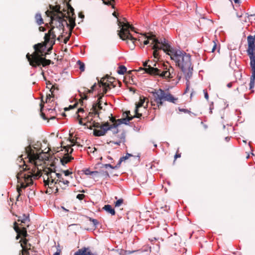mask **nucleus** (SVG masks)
Here are the masks:
<instances>
[{"label": "nucleus", "mask_w": 255, "mask_h": 255, "mask_svg": "<svg viewBox=\"0 0 255 255\" xmlns=\"http://www.w3.org/2000/svg\"><path fill=\"white\" fill-rule=\"evenodd\" d=\"M181 157V154L178 153V150H177L175 155H174V161L177 158Z\"/></svg>", "instance_id": "51"}, {"label": "nucleus", "mask_w": 255, "mask_h": 255, "mask_svg": "<svg viewBox=\"0 0 255 255\" xmlns=\"http://www.w3.org/2000/svg\"><path fill=\"white\" fill-rule=\"evenodd\" d=\"M67 150L68 154H71L73 149L71 148V146H66L64 147Z\"/></svg>", "instance_id": "40"}, {"label": "nucleus", "mask_w": 255, "mask_h": 255, "mask_svg": "<svg viewBox=\"0 0 255 255\" xmlns=\"http://www.w3.org/2000/svg\"><path fill=\"white\" fill-rule=\"evenodd\" d=\"M119 26L122 27L118 33L120 38L123 40L130 39L132 41L134 46L135 41L137 39L132 36L129 32V29L130 28L131 31L136 32L135 31V28L132 25H130L128 22L123 23V24L121 25L119 24Z\"/></svg>", "instance_id": "8"}, {"label": "nucleus", "mask_w": 255, "mask_h": 255, "mask_svg": "<svg viewBox=\"0 0 255 255\" xmlns=\"http://www.w3.org/2000/svg\"><path fill=\"white\" fill-rule=\"evenodd\" d=\"M54 28L55 27L52 26L48 33H45L44 42L38 43L33 46L34 51L31 54L29 53L26 54V58L29 64L33 67H37L41 65L45 67L51 63V61L49 59H46L45 57L50 53L53 46H50L46 51V50L47 45L50 41V36H52L53 39L56 37L55 32L54 31Z\"/></svg>", "instance_id": "2"}, {"label": "nucleus", "mask_w": 255, "mask_h": 255, "mask_svg": "<svg viewBox=\"0 0 255 255\" xmlns=\"http://www.w3.org/2000/svg\"><path fill=\"white\" fill-rule=\"evenodd\" d=\"M77 105H78V104L76 103L73 106H70L68 108H64V110L65 111H67V110H68L70 109H73V108H75L77 106Z\"/></svg>", "instance_id": "49"}, {"label": "nucleus", "mask_w": 255, "mask_h": 255, "mask_svg": "<svg viewBox=\"0 0 255 255\" xmlns=\"http://www.w3.org/2000/svg\"><path fill=\"white\" fill-rule=\"evenodd\" d=\"M73 255H97L93 253L90 248L83 247L77 251Z\"/></svg>", "instance_id": "17"}, {"label": "nucleus", "mask_w": 255, "mask_h": 255, "mask_svg": "<svg viewBox=\"0 0 255 255\" xmlns=\"http://www.w3.org/2000/svg\"><path fill=\"white\" fill-rule=\"evenodd\" d=\"M55 89V85H52L50 88V92L51 94H49L48 95H47L46 96V102H50L51 101V98L53 97L54 95L53 94V90Z\"/></svg>", "instance_id": "25"}, {"label": "nucleus", "mask_w": 255, "mask_h": 255, "mask_svg": "<svg viewBox=\"0 0 255 255\" xmlns=\"http://www.w3.org/2000/svg\"><path fill=\"white\" fill-rule=\"evenodd\" d=\"M103 3L108 5H111L113 8H115L114 2L115 0H102Z\"/></svg>", "instance_id": "32"}, {"label": "nucleus", "mask_w": 255, "mask_h": 255, "mask_svg": "<svg viewBox=\"0 0 255 255\" xmlns=\"http://www.w3.org/2000/svg\"><path fill=\"white\" fill-rule=\"evenodd\" d=\"M132 120V118H123L120 119H118L117 121L118 126L124 124L128 125V122Z\"/></svg>", "instance_id": "23"}, {"label": "nucleus", "mask_w": 255, "mask_h": 255, "mask_svg": "<svg viewBox=\"0 0 255 255\" xmlns=\"http://www.w3.org/2000/svg\"><path fill=\"white\" fill-rule=\"evenodd\" d=\"M61 253V251L60 250H57L56 253H54L53 255H60Z\"/></svg>", "instance_id": "57"}, {"label": "nucleus", "mask_w": 255, "mask_h": 255, "mask_svg": "<svg viewBox=\"0 0 255 255\" xmlns=\"http://www.w3.org/2000/svg\"><path fill=\"white\" fill-rule=\"evenodd\" d=\"M179 111L184 112L185 113H190V111H189V110H188L187 109H179Z\"/></svg>", "instance_id": "50"}, {"label": "nucleus", "mask_w": 255, "mask_h": 255, "mask_svg": "<svg viewBox=\"0 0 255 255\" xmlns=\"http://www.w3.org/2000/svg\"><path fill=\"white\" fill-rule=\"evenodd\" d=\"M39 29L40 31H44L45 30V28L42 26H40Z\"/></svg>", "instance_id": "60"}, {"label": "nucleus", "mask_w": 255, "mask_h": 255, "mask_svg": "<svg viewBox=\"0 0 255 255\" xmlns=\"http://www.w3.org/2000/svg\"><path fill=\"white\" fill-rule=\"evenodd\" d=\"M111 117H110V120L112 123H115V122H116L117 120H116V119H115L114 117H113L112 116V114H111Z\"/></svg>", "instance_id": "54"}, {"label": "nucleus", "mask_w": 255, "mask_h": 255, "mask_svg": "<svg viewBox=\"0 0 255 255\" xmlns=\"http://www.w3.org/2000/svg\"><path fill=\"white\" fill-rule=\"evenodd\" d=\"M103 209L105 210L107 212L111 214L112 215H115V211L114 209L112 208L110 205H106L103 207Z\"/></svg>", "instance_id": "24"}, {"label": "nucleus", "mask_w": 255, "mask_h": 255, "mask_svg": "<svg viewBox=\"0 0 255 255\" xmlns=\"http://www.w3.org/2000/svg\"><path fill=\"white\" fill-rule=\"evenodd\" d=\"M159 42L160 43H158V44H161L160 46H163V44L167 43L165 39H163V40H161V41H159Z\"/></svg>", "instance_id": "55"}, {"label": "nucleus", "mask_w": 255, "mask_h": 255, "mask_svg": "<svg viewBox=\"0 0 255 255\" xmlns=\"http://www.w3.org/2000/svg\"><path fill=\"white\" fill-rule=\"evenodd\" d=\"M61 172L64 174L65 176H68L72 174V172L69 170H62Z\"/></svg>", "instance_id": "42"}, {"label": "nucleus", "mask_w": 255, "mask_h": 255, "mask_svg": "<svg viewBox=\"0 0 255 255\" xmlns=\"http://www.w3.org/2000/svg\"><path fill=\"white\" fill-rule=\"evenodd\" d=\"M138 110L137 109H135V115L133 116H132L130 115V111H126L125 112H124L123 113V117H125V118H132V120L134 118H139L141 117L142 116V114H140L138 113Z\"/></svg>", "instance_id": "19"}, {"label": "nucleus", "mask_w": 255, "mask_h": 255, "mask_svg": "<svg viewBox=\"0 0 255 255\" xmlns=\"http://www.w3.org/2000/svg\"><path fill=\"white\" fill-rule=\"evenodd\" d=\"M127 71V68L124 65H121L119 67L118 73L120 75L124 74Z\"/></svg>", "instance_id": "30"}, {"label": "nucleus", "mask_w": 255, "mask_h": 255, "mask_svg": "<svg viewBox=\"0 0 255 255\" xmlns=\"http://www.w3.org/2000/svg\"><path fill=\"white\" fill-rule=\"evenodd\" d=\"M145 99L144 98L142 99H141V98L140 97V101L136 105V107H135V109H137L140 108V107H141L142 106H143V105L144 104V103L145 102Z\"/></svg>", "instance_id": "33"}, {"label": "nucleus", "mask_w": 255, "mask_h": 255, "mask_svg": "<svg viewBox=\"0 0 255 255\" xmlns=\"http://www.w3.org/2000/svg\"><path fill=\"white\" fill-rule=\"evenodd\" d=\"M77 64L79 65V69L81 72H83L85 70V64L84 63L80 61H78Z\"/></svg>", "instance_id": "35"}, {"label": "nucleus", "mask_w": 255, "mask_h": 255, "mask_svg": "<svg viewBox=\"0 0 255 255\" xmlns=\"http://www.w3.org/2000/svg\"><path fill=\"white\" fill-rule=\"evenodd\" d=\"M43 182L45 186H48L49 188L55 187L56 192H58L60 189L62 190H66L70 184V182L65 179L62 174L56 173V171L49 167H45L43 169Z\"/></svg>", "instance_id": "4"}, {"label": "nucleus", "mask_w": 255, "mask_h": 255, "mask_svg": "<svg viewBox=\"0 0 255 255\" xmlns=\"http://www.w3.org/2000/svg\"><path fill=\"white\" fill-rule=\"evenodd\" d=\"M97 87H98V84L97 85L96 83H95L92 87L91 89L90 90L88 89H86L84 90V92H87V93H92L93 91L95 90V88H96Z\"/></svg>", "instance_id": "34"}, {"label": "nucleus", "mask_w": 255, "mask_h": 255, "mask_svg": "<svg viewBox=\"0 0 255 255\" xmlns=\"http://www.w3.org/2000/svg\"><path fill=\"white\" fill-rule=\"evenodd\" d=\"M69 37H66L64 39V43H66L67 42V41L69 40Z\"/></svg>", "instance_id": "62"}, {"label": "nucleus", "mask_w": 255, "mask_h": 255, "mask_svg": "<svg viewBox=\"0 0 255 255\" xmlns=\"http://www.w3.org/2000/svg\"><path fill=\"white\" fill-rule=\"evenodd\" d=\"M102 175L103 177H105V178H109L110 175L108 171H104L103 173H102Z\"/></svg>", "instance_id": "47"}, {"label": "nucleus", "mask_w": 255, "mask_h": 255, "mask_svg": "<svg viewBox=\"0 0 255 255\" xmlns=\"http://www.w3.org/2000/svg\"><path fill=\"white\" fill-rule=\"evenodd\" d=\"M55 38L56 37L53 39L52 38V36H50V41L49 43H50L51 46H53L55 43Z\"/></svg>", "instance_id": "44"}, {"label": "nucleus", "mask_w": 255, "mask_h": 255, "mask_svg": "<svg viewBox=\"0 0 255 255\" xmlns=\"http://www.w3.org/2000/svg\"><path fill=\"white\" fill-rule=\"evenodd\" d=\"M84 110L83 108H80L78 110L77 112V114L78 113H83L84 112Z\"/></svg>", "instance_id": "58"}, {"label": "nucleus", "mask_w": 255, "mask_h": 255, "mask_svg": "<svg viewBox=\"0 0 255 255\" xmlns=\"http://www.w3.org/2000/svg\"><path fill=\"white\" fill-rule=\"evenodd\" d=\"M255 80V74L254 75V70L252 68V75L251 77V81L250 83V88L252 89L254 87L255 82L254 81Z\"/></svg>", "instance_id": "27"}, {"label": "nucleus", "mask_w": 255, "mask_h": 255, "mask_svg": "<svg viewBox=\"0 0 255 255\" xmlns=\"http://www.w3.org/2000/svg\"><path fill=\"white\" fill-rule=\"evenodd\" d=\"M124 202L123 199H120L115 202V207L120 206Z\"/></svg>", "instance_id": "39"}, {"label": "nucleus", "mask_w": 255, "mask_h": 255, "mask_svg": "<svg viewBox=\"0 0 255 255\" xmlns=\"http://www.w3.org/2000/svg\"><path fill=\"white\" fill-rule=\"evenodd\" d=\"M248 48L247 50L250 59V65L255 74V35H249L247 37Z\"/></svg>", "instance_id": "9"}, {"label": "nucleus", "mask_w": 255, "mask_h": 255, "mask_svg": "<svg viewBox=\"0 0 255 255\" xmlns=\"http://www.w3.org/2000/svg\"><path fill=\"white\" fill-rule=\"evenodd\" d=\"M118 126V123L117 121L115 123H113V124L110 125V124L107 122L103 124V126H102V129L100 130H96L95 133L96 136H100L102 135H105L107 132L111 129L113 128H117Z\"/></svg>", "instance_id": "13"}, {"label": "nucleus", "mask_w": 255, "mask_h": 255, "mask_svg": "<svg viewBox=\"0 0 255 255\" xmlns=\"http://www.w3.org/2000/svg\"><path fill=\"white\" fill-rule=\"evenodd\" d=\"M17 222H20L19 225L21 226L29 227L30 222L29 215L23 214L22 216H18Z\"/></svg>", "instance_id": "16"}, {"label": "nucleus", "mask_w": 255, "mask_h": 255, "mask_svg": "<svg viewBox=\"0 0 255 255\" xmlns=\"http://www.w3.org/2000/svg\"><path fill=\"white\" fill-rule=\"evenodd\" d=\"M144 36H145V38H147V40H144V42H143V44H144V45H147V44H148L149 43V40H152V41H153V39H156V38H155V35H152H152H150V36H147V35H146V34H144ZM151 44H153V43H152V42H151Z\"/></svg>", "instance_id": "28"}, {"label": "nucleus", "mask_w": 255, "mask_h": 255, "mask_svg": "<svg viewBox=\"0 0 255 255\" xmlns=\"http://www.w3.org/2000/svg\"><path fill=\"white\" fill-rule=\"evenodd\" d=\"M104 166L106 168L108 167H110L111 168H112V169H116V168H118V167H119L120 165H118V163L115 166H113L112 165H111L110 164H106L104 165Z\"/></svg>", "instance_id": "38"}, {"label": "nucleus", "mask_w": 255, "mask_h": 255, "mask_svg": "<svg viewBox=\"0 0 255 255\" xmlns=\"http://www.w3.org/2000/svg\"><path fill=\"white\" fill-rule=\"evenodd\" d=\"M169 51L171 59L175 62L176 66L181 69L184 74L186 80L188 81L193 74V65L191 56L185 52L177 51L173 48Z\"/></svg>", "instance_id": "5"}, {"label": "nucleus", "mask_w": 255, "mask_h": 255, "mask_svg": "<svg viewBox=\"0 0 255 255\" xmlns=\"http://www.w3.org/2000/svg\"><path fill=\"white\" fill-rule=\"evenodd\" d=\"M134 252H135L134 251L131 252L129 251H125L124 250H121L120 254L121 255H128L130 254L131 253H133Z\"/></svg>", "instance_id": "36"}, {"label": "nucleus", "mask_w": 255, "mask_h": 255, "mask_svg": "<svg viewBox=\"0 0 255 255\" xmlns=\"http://www.w3.org/2000/svg\"><path fill=\"white\" fill-rule=\"evenodd\" d=\"M126 141V134L124 132H123L120 134V139H118L117 141H110V143H113L115 144L120 145L121 143H124Z\"/></svg>", "instance_id": "21"}, {"label": "nucleus", "mask_w": 255, "mask_h": 255, "mask_svg": "<svg viewBox=\"0 0 255 255\" xmlns=\"http://www.w3.org/2000/svg\"><path fill=\"white\" fill-rule=\"evenodd\" d=\"M36 149V152L33 149L30 145H28L25 147V153L26 157L28 159L29 162L31 164L30 165H27L23 161L24 164L23 165V171H28L29 174L23 173L21 171L18 173L16 175L17 181L20 183V186H17V191L18 193L17 198H18L22 191L21 189L25 188L26 187L30 186L33 184V177L34 179H37L42 174H44L43 171L41 169H39L36 160L38 159L40 157V154L43 153V151H40V148H37L33 147ZM18 200V198H17Z\"/></svg>", "instance_id": "1"}, {"label": "nucleus", "mask_w": 255, "mask_h": 255, "mask_svg": "<svg viewBox=\"0 0 255 255\" xmlns=\"http://www.w3.org/2000/svg\"><path fill=\"white\" fill-rule=\"evenodd\" d=\"M88 218L89 221L92 222V223L93 224L94 227L96 228L97 226L99 224V222L98 221V220L96 219H92L90 217H89Z\"/></svg>", "instance_id": "37"}, {"label": "nucleus", "mask_w": 255, "mask_h": 255, "mask_svg": "<svg viewBox=\"0 0 255 255\" xmlns=\"http://www.w3.org/2000/svg\"><path fill=\"white\" fill-rule=\"evenodd\" d=\"M153 97V101H151V105L154 107V109L157 108L159 109L163 104L164 101H167L175 104L178 99L174 97L168 91H164L161 89L158 90H154L151 92Z\"/></svg>", "instance_id": "7"}, {"label": "nucleus", "mask_w": 255, "mask_h": 255, "mask_svg": "<svg viewBox=\"0 0 255 255\" xmlns=\"http://www.w3.org/2000/svg\"><path fill=\"white\" fill-rule=\"evenodd\" d=\"M61 35L59 36L57 38V40L59 41H60L61 38L63 37L62 34L64 32H62V30H61Z\"/></svg>", "instance_id": "56"}, {"label": "nucleus", "mask_w": 255, "mask_h": 255, "mask_svg": "<svg viewBox=\"0 0 255 255\" xmlns=\"http://www.w3.org/2000/svg\"><path fill=\"white\" fill-rule=\"evenodd\" d=\"M157 239L156 238H152L149 239V240L151 242H153L154 241H156Z\"/></svg>", "instance_id": "59"}, {"label": "nucleus", "mask_w": 255, "mask_h": 255, "mask_svg": "<svg viewBox=\"0 0 255 255\" xmlns=\"http://www.w3.org/2000/svg\"><path fill=\"white\" fill-rule=\"evenodd\" d=\"M85 197V195L83 194H79L77 195V198L80 200H83Z\"/></svg>", "instance_id": "45"}, {"label": "nucleus", "mask_w": 255, "mask_h": 255, "mask_svg": "<svg viewBox=\"0 0 255 255\" xmlns=\"http://www.w3.org/2000/svg\"><path fill=\"white\" fill-rule=\"evenodd\" d=\"M13 226L14 230L17 233L16 239L17 240L20 237H22L23 239H26V237L28 236L26 228L22 227L20 229L18 227V224L16 222L14 223Z\"/></svg>", "instance_id": "15"}, {"label": "nucleus", "mask_w": 255, "mask_h": 255, "mask_svg": "<svg viewBox=\"0 0 255 255\" xmlns=\"http://www.w3.org/2000/svg\"><path fill=\"white\" fill-rule=\"evenodd\" d=\"M20 242H21V247L22 248V255H30V252H32L33 250L31 249V244L28 243V240L22 239Z\"/></svg>", "instance_id": "14"}, {"label": "nucleus", "mask_w": 255, "mask_h": 255, "mask_svg": "<svg viewBox=\"0 0 255 255\" xmlns=\"http://www.w3.org/2000/svg\"><path fill=\"white\" fill-rule=\"evenodd\" d=\"M67 7H68V8L70 10V12L72 13V15H73L74 14V8L69 4H67Z\"/></svg>", "instance_id": "46"}, {"label": "nucleus", "mask_w": 255, "mask_h": 255, "mask_svg": "<svg viewBox=\"0 0 255 255\" xmlns=\"http://www.w3.org/2000/svg\"><path fill=\"white\" fill-rule=\"evenodd\" d=\"M117 83L119 84L121 86L122 83L121 82L116 81V79L112 77H104L102 78L100 81L98 82V87L103 91L104 88H105L107 92L108 90L111 89V87L114 88L116 86Z\"/></svg>", "instance_id": "11"}, {"label": "nucleus", "mask_w": 255, "mask_h": 255, "mask_svg": "<svg viewBox=\"0 0 255 255\" xmlns=\"http://www.w3.org/2000/svg\"><path fill=\"white\" fill-rule=\"evenodd\" d=\"M79 124L80 125H84V124H83V122H82V118H80V119H79Z\"/></svg>", "instance_id": "63"}, {"label": "nucleus", "mask_w": 255, "mask_h": 255, "mask_svg": "<svg viewBox=\"0 0 255 255\" xmlns=\"http://www.w3.org/2000/svg\"><path fill=\"white\" fill-rule=\"evenodd\" d=\"M132 156V155L129 153H127L126 156H123L120 158L119 161L118 162V165L120 166L122 162L123 161H125L126 160L128 159L130 157Z\"/></svg>", "instance_id": "31"}, {"label": "nucleus", "mask_w": 255, "mask_h": 255, "mask_svg": "<svg viewBox=\"0 0 255 255\" xmlns=\"http://www.w3.org/2000/svg\"><path fill=\"white\" fill-rule=\"evenodd\" d=\"M97 90H98V93L97 95L98 100L96 103L93 104L92 108L91 109V112L89 114V115L91 117H93L94 116L97 115L98 117H99L100 113L99 111L103 109V107L102 106L103 101L102 99L104 94L107 93V90L105 88H104L103 91H102L101 89H99V88H97Z\"/></svg>", "instance_id": "10"}, {"label": "nucleus", "mask_w": 255, "mask_h": 255, "mask_svg": "<svg viewBox=\"0 0 255 255\" xmlns=\"http://www.w3.org/2000/svg\"><path fill=\"white\" fill-rule=\"evenodd\" d=\"M234 2L235 3H237V4H240V0H233Z\"/></svg>", "instance_id": "64"}, {"label": "nucleus", "mask_w": 255, "mask_h": 255, "mask_svg": "<svg viewBox=\"0 0 255 255\" xmlns=\"http://www.w3.org/2000/svg\"><path fill=\"white\" fill-rule=\"evenodd\" d=\"M187 82H186V91H185V92H187V91L189 90V85H190V82H189V79L188 80V81L186 80Z\"/></svg>", "instance_id": "53"}, {"label": "nucleus", "mask_w": 255, "mask_h": 255, "mask_svg": "<svg viewBox=\"0 0 255 255\" xmlns=\"http://www.w3.org/2000/svg\"><path fill=\"white\" fill-rule=\"evenodd\" d=\"M216 48L217 43L214 40H213L210 41L209 44L207 46L206 51L209 52H214Z\"/></svg>", "instance_id": "20"}, {"label": "nucleus", "mask_w": 255, "mask_h": 255, "mask_svg": "<svg viewBox=\"0 0 255 255\" xmlns=\"http://www.w3.org/2000/svg\"><path fill=\"white\" fill-rule=\"evenodd\" d=\"M84 125L87 126L88 128L90 129H92V128H96L94 130V135L96 136L95 134V131L96 130H100L102 129V126H103V124L101 125L100 123L96 122L95 121H93L92 123L91 122L89 123H87L86 124H85Z\"/></svg>", "instance_id": "18"}, {"label": "nucleus", "mask_w": 255, "mask_h": 255, "mask_svg": "<svg viewBox=\"0 0 255 255\" xmlns=\"http://www.w3.org/2000/svg\"><path fill=\"white\" fill-rule=\"evenodd\" d=\"M83 171L86 175H96L99 173L98 171H91L89 168L83 169Z\"/></svg>", "instance_id": "29"}, {"label": "nucleus", "mask_w": 255, "mask_h": 255, "mask_svg": "<svg viewBox=\"0 0 255 255\" xmlns=\"http://www.w3.org/2000/svg\"><path fill=\"white\" fill-rule=\"evenodd\" d=\"M113 129H114V130H113V133H115H115H117L119 132V130L117 129V128H113Z\"/></svg>", "instance_id": "61"}, {"label": "nucleus", "mask_w": 255, "mask_h": 255, "mask_svg": "<svg viewBox=\"0 0 255 255\" xmlns=\"http://www.w3.org/2000/svg\"><path fill=\"white\" fill-rule=\"evenodd\" d=\"M44 107V105L43 104H40V112H41V116L42 117V118L44 119V120H46V118L45 117V115L42 112V109Z\"/></svg>", "instance_id": "43"}, {"label": "nucleus", "mask_w": 255, "mask_h": 255, "mask_svg": "<svg viewBox=\"0 0 255 255\" xmlns=\"http://www.w3.org/2000/svg\"><path fill=\"white\" fill-rule=\"evenodd\" d=\"M152 43H154L152 49L154 50L153 55L155 58H158L159 53L158 51L159 50H162L167 54L169 55V53H170L169 50H171L172 48L168 43L163 44V46H159L158 45V43H160L159 40L157 39H153Z\"/></svg>", "instance_id": "12"}, {"label": "nucleus", "mask_w": 255, "mask_h": 255, "mask_svg": "<svg viewBox=\"0 0 255 255\" xmlns=\"http://www.w3.org/2000/svg\"><path fill=\"white\" fill-rule=\"evenodd\" d=\"M73 159V158L72 156H69L68 155L66 154L60 159V162L63 165H65V164L69 162Z\"/></svg>", "instance_id": "22"}, {"label": "nucleus", "mask_w": 255, "mask_h": 255, "mask_svg": "<svg viewBox=\"0 0 255 255\" xmlns=\"http://www.w3.org/2000/svg\"><path fill=\"white\" fill-rule=\"evenodd\" d=\"M88 99V96L84 94V97H82L80 100V102L83 103V100H87Z\"/></svg>", "instance_id": "52"}, {"label": "nucleus", "mask_w": 255, "mask_h": 255, "mask_svg": "<svg viewBox=\"0 0 255 255\" xmlns=\"http://www.w3.org/2000/svg\"><path fill=\"white\" fill-rule=\"evenodd\" d=\"M70 141L72 143L71 146L77 145L78 146H82V145H81V144L77 142L76 140L74 139H70Z\"/></svg>", "instance_id": "41"}, {"label": "nucleus", "mask_w": 255, "mask_h": 255, "mask_svg": "<svg viewBox=\"0 0 255 255\" xmlns=\"http://www.w3.org/2000/svg\"><path fill=\"white\" fill-rule=\"evenodd\" d=\"M51 10H47L45 14L47 17H50V24L51 25L54 21H55V25L59 30L64 32V23L70 26V30L71 31L75 26V19L70 17L69 12L67 10L63 9L60 10L61 7L59 5L53 6L49 5Z\"/></svg>", "instance_id": "3"}, {"label": "nucleus", "mask_w": 255, "mask_h": 255, "mask_svg": "<svg viewBox=\"0 0 255 255\" xmlns=\"http://www.w3.org/2000/svg\"><path fill=\"white\" fill-rule=\"evenodd\" d=\"M35 19L38 25H40L43 23V20L42 18L41 15L40 13L36 14Z\"/></svg>", "instance_id": "26"}, {"label": "nucleus", "mask_w": 255, "mask_h": 255, "mask_svg": "<svg viewBox=\"0 0 255 255\" xmlns=\"http://www.w3.org/2000/svg\"><path fill=\"white\" fill-rule=\"evenodd\" d=\"M148 61L149 60L144 62L143 64L144 68L141 67L138 71L144 70L150 75L159 76L160 77L165 79H170L175 76L174 69L171 66L164 64L158 67H151V65H147Z\"/></svg>", "instance_id": "6"}, {"label": "nucleus", "mask_w": 255, "mask_h": 255, "mask_svg": "<svg viewBox=\"0 0 255 255\" xmlns=\"http://www.w3.org/2000/svg\"><path fill=\"white\" fill-rule=\"evenodd\" d=\"M203 92H204V96H205V99L207 100H209V95H208V94L207 93V90H203Z\"/></svg>", "instance_id": "48"}]
</instances>
